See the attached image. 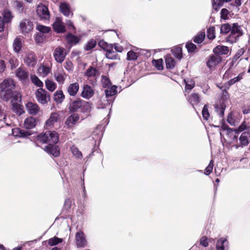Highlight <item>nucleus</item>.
<instances>
[{
    "instance_id": "56",
    "label": "nucleus",
    "mask_w": 250,
    "mask_h": 250,
    "mask_svg": "<svg viewBox=\"0 0 250 250\" xmlns=\"http://www.w3.org/2000/svg\"><path fill=\"white\" fill-rule=\"evenodd\" d=\"M242 74H239L237 77L230 79L228 82L229 85H233L236 82L240 81L242 79Z\"/></svg>"
},
{
    "instance_id": "11",
    "label": "nucleus",
    "mask_w": 250,
    "mask_h": 250,
    "mask_svg": "<svg viewBox=\"0 0 250 250\" xmlns=\"http://www.w3.org/2000/svg\"><path fill=\"white\" fill-rule=\"evenodd\" d=\"M37 57L33 52L27 53L24 59V63L29 66L34 67L37 63Z\"/></svg>"
},
{
    "instance_id": "9",
    "label": "nucleus",
    "mask_w": 250,
    "mask_h": 250,
    "mask_svg": "<svg viewBox=\"0 0 250 250\" xmlns=\"http://www.w3.org/2000/svg\"><path fill=\"white\" fill-rule=\"evenodd\" d=\"M54 31L57 33H63L66 31L65 27L61 18L57 17L53 24Z\"/></svg>"
},
{
    "instance_id": "32",
    "label": "nucleus",
    "mask_w": 250,
    "mask_h": 250,
    "mask_svg": "<svg viewBox=\"0 0 250 250\" xmlns=\"http://www.w3.org/2000/svg\"><path fill=\"white\" fill-rule=\"evenodd\" d=\"M98 71L97 69L94 67L92 66H90L88 67V68L86 70L84 74V76L86 77L87 78L95 77Z\"/></svg>"
},
{
    "instance_id": "29",
    "label": "nucleus",
    "mask_w": 250,
    "mask_h": 250,
    "mask_svg": "<svg viewBox=\"0 0 250 250\" xmlns=\"http://www.w3.org/2000/svg\"><path fill=\"white\" fill-rule=\"evenodd\" d=\"M92 104L82 100L80 111L83 113H89L91 111Z\"/></svg>"
},
{
    "instance_id": "55",
    "label": "nucleus",
    "mask_w": 250,
    "mask_h": 250,
    "mask_svg": "<svg viewBox=\"0 0 250 250\" xmlns=\"http://www.w3.org/2000/svg\"><path fill=\"white\" fill-rule=\"evenodd\" d=\"M105 56L107 59L111 60H116L117 59L118 55L113 51L106 52Z\"/></svg>"
},
{
    "instance_id": "19",
    "label": "nucleus",
    "mask_w": 250,
    "mask_h": 250,
    "mask_svg": "<svg viewBox=\"0 0 250 250\" xmlns=\"http://www.w3.org/2000/svg\"><path fill=\"white\" fill-rule=\"evenodd\" d=\"M76 244L78 247H83L85 244V239L84 233L82 231H79L76 234Z\"/></svg>"
},
{
    "instance_id": "45",
    "label": "nucleus",
    "mask_w": 250,
    "mask_h": 250,
    "mask_svg": "<svg viewBox=\"0 0 250 250\" xmlns=\"http://www.w3.org/2000/svg\"><path fill=\"white\" fill-rule=\"evenodd\" d=\"M97 42L94 39H91L84 46V49L86 51H89L94 48L96 45Z\"/></svg>"
},
{
    "instance_id": "30",
    "label": "nucleus",
    "mask_w": 250,
    "mask_h": 250,
    "mask_svg": "<svg viewBox=\"0 0 250 250\" xmlns=\"http://www.w3.org/2000/svg\"><path fill=\"white\" fill-rule=\"evenodd\" d=\"M117 86L116 85H111L106 88L105 90V94L106 98H108L116 95L117 93Z\"/></svg>"
},
{
    "instance_id": "26",
    "label": "nucleus",
    "mask_w": 250,
    "mask_h": 250,
    "mask_svg": "<svg viewBox=\"0 0 250 250\" xmlns=\"http://www.w3.org/2000/svg\"><path fill=\"white\" fill-rule=\"evenodd\" d=\"M65 96L62 91L58 90L54 94L53 99L54 101L57 104H61L63 101Z\"/></svg>"
},
{
    "instance_id": "40",
    "label": "nucleus",
    "mask_w": 250,
    "mask_h": 250,
    "mask_svg": "<svg viewBox=\"0 0 250 250\" xmlns=\"http://www.w3.org/2000/svg\"><path fill=\"white\" fill-rule=\"evenodd\" d=\"M46 88L50 91H53L56 88V83L51 80H47L45 83Z\"/></svg>"
},
{
    "instance_id": "24",
    "label": "nucleus",
    "mask_w": 250,
    "mask_h": 250,
    "mask_svg": "<svg viewBox=\"0 0 250 250\" xmlns=\"http://www.w3.org/2000/svg\"><path fill=\"white\" fill-rule=\"evenodd\" d=\"M213 52L214 54L219 55H227L229 52V47L226 46H217L213 49Z\"/></svg>"
},
{
    "instance_id": "34",
    "label": "nucleus",
    "mask_w": 250,
    "mask_h": 250,
    "mask_svg": "<svg viewBox=\"0 0 250 250\" xmlns=\"http://www.w3.org/2000/svg\"><path fill=\"white\" fill-rule=\"evenodd\" d=\"M166 67L168 69H173L175 65V62L171 56H167L165 59Z\"/></svg>"
},
{
    "instance_id": "44",
    "label": "nucleus",
    "mask_w": 250,
    "mask_h": 250,
    "mask_svg": "<svg viewBox=\"0 0 250 250\" xmlns=\"http://www.w3.org/2000/svg\"><path fill=\"white\" fill-rule=\"evenodd\" d=\"M205 38V32H201L196 35L193 39V41L194 42L197 43H201L204 40Z\"/></svg>"
},
{
    "instance_id": "63",
    "label": "nucleus",
    "mask_w": 250,
    "mask_h": 250,
    "mask_svg": "<svg viewBox=\"0 0 250 250\" xmlns=\"http://www.w3.org/2000/svg\"><path fill=\"white\" fill-rule=\"evenodd\" d=\"M229 13V11L226 9V8H223L221 10V17L222 19H226L228 14Z\"/></svg>"
},
{
    "instance_id": "57",
    "label": "nucleus",
    "mask_w": 250,
    "mask_h": 250,
    "mask_svg": "<svg viewBox=\"0 0 250 250\" xmlns=\"http://www.w3.org/2000/svg\"><path fill=\"white\" fill-rule=\"evenodd\" d=\"M71 152L77 158H82V154L77 147H73L71 148Z\"/></svg>"
},
{
    "instance_id": "27",
    "label": "nucleus",
    "mask_w": 250,
    "mask_h": 250,
    "mask_svg": "<svg viewBox=\"0 0 250 250\" xmlns=\"http://www.w3.org/2000/svg\"><path fill=\"white\" fill-rule=\"evenodd\" d=\"M36 125V120L33 117H29L26 118L24 123V127L27 129H31L34 128Z\"/></svg>"
},
{
    "instance_id": "5",
    "label": "nucleus",
    "mask_w": 250,
    "mask_h": 250,
    "mask_svg": "<svg viewBox=\"0 0 250 250\" xmlns=\"http://www.w3.org/2000/svg\"><path fill=\"white\" fill-rule=\"evenodd\" d=\"M33 23L27 19H23L19 24V28L22 33H28L33 29Z\"/></svg>"
},
{
    "instance_id": "41",
    "label": "nucleus",
    "mask_w": 250,
    "mask_h": 250,
    "mask_svg": "<svg viewBox=\"0 0 250 250\" xmlns=\"http://www.w3.org/2000/svg\"><path fill=\"white\" fill-rule=\"evenodd\" d=\"M232 25L229 23L224 24L221 25L220 28V32L221 34H227L231 32Z\"/></svg>"
},
{
    "instance_id": "50",
    "label": "nucleus",
    "mask_w": 250,
    "mask_h": 250,
    "mask_svg": "<svg viewBox=\"0 0 250 250\" xmlns=\"http://www.w3.org/2000/svg\"><path fill=\"white\" fill-rule=\"evenodd\" d=\"M62 242V239L57 237H54L48 240V244L53 246L56 245Z\"/></svg>"
},
{
    "instance_id": "46",
    "label": "nucleus",
    "mask_w": 250,
    "mask_h": 250,
    "mask_svg": "<svg viewBox=\"0 0 250 250\" xmlns=\"http://www.w3.org/2000/svg\"><path fill=\"white\" fill-rule=\"evenodd\" d=\"M244 130L245 131L250 132V126H247L245 122H244L237 129H235V131H236V133H238L239 132H242Z\"/></svg>"
},
{
    "instance_id": "47",
    "label": "nucleus",
    "mask_w": 250,
    "mask_h": 250,
    "mask_svg": "<svg viewBox=\"0 0 250 250\" xmlns=\"http://www.w3.org/2000/svg\"><path fill=\"white\" fill-rule=\"evenodd\" d=\"M184 82L186 84L185 90H191L195 85V83L193 81L189 79H185Z\"/></svg>"
},
{
    "instance_id": "12",
    "label": "nucleus",
    "mask_w": 250,
    "mask_h": 250,
    "mask_svg": "<svg viewBox=\"0 0 250 250\" xmlns=\"http://www.w3.org/2000/svg\"><path fill=\"white\" fill-rule=\"evenodd\" d=\"M239 140L240 146L243 147L248 146L250 143V132H243L240 136Z\"/></svg>"
},
{
    "instance_id": "35",
    "label": "nucleus",
    "mask_w": 250,
    "mask_h": 250,
    "mask_svg": "<svg viewBox=\"0 0 250 250\" xmlns=\"http://www.w3.org/2000/svg\"><path fill=\"white\" fill-rule=\"evenodd\" d=\"M231 0H212L213 8L217 11L220 7L222 6L224 2H227Z\"/></svg>"
},
{
    "instance_id": "39",
    "label": "nucleus",
    "mask_w": 250,
    "mask_h": 250,
    "mask_svg": "<svg viewBox=\"0 0 250 250\" xmlns=\"http://www.w3.org/2000/svg\"><path fill=\"white\" fill-rule=\"evenodd\" d=\"M67 42L71 44H76L79 42V39L76 36L69 34L66 36Z\"/></svg>"
},
{
    "instance_id": "60",
    "label": "nucleus",
    "mask_w": 250,
    "mask_h": 250,
    "mask_svg": "<svg viewBox=\"0 0 250 250\" xmlns=\"http://www.w3.org/2000/svg\"><path fill=\"white\" fill-rule=\"evenodd\" d=\"M19 131V135L20 137H26L28 136H29L31 135V133L29 132V131L20 129H17Z\"/></svg>"
},
{
    "instance_id": "43",
    "label": "nucleus",
    "mask_w": 250,
    "mask_h": 250,
    "mask_svg": "<svg viewBox=\"0 0 250 250\" xmlns=\"http://www.w3.org/2000/svg\"><path fill=\"white\" fill-rule=\"evenodd\" d=\"M101 83L103 87L107 88L111 85L109 79L105 76H102Z\"/></svg>"
},
{
    "instance_id": "2",
    "label": "nucleus",
    "mask_w": 250,
    "mask_h": 250,
    "mask_svg": "<svg viewBox=\"0 0 250 250\" xmlns=\"http://www.w3.org/2000/svg\"><path fill=\"white\" fill-rule=\"evenodd\" d=\"M59 135L54 131H48L43 134H40L38 135L37 139L42 143H46L50 145H55L59 141Z\"/></svg>"
},
{
    "instance_id": "14",
    "label": "nucleus",
    "mask_w": 250,
    "mask_h": 250,
    "mask_svg": "<svg viewBox=\"0 0 250 250\" xmlns=\"http://www.w3.org/2000/svg\"><path fill=\"white\" fill-rule=\"evenodd\" d=\"M16 76L22 82H26L28 78L29 74L23 68L19 67L15 72Z\"/></svg>"
},
{
    "instance_id": "37",
    "label": "nucleus",
    "mask_w": 250,
    "mask_h": 250,
    "mask_svg": "<svg viewBox=\"0 0 250 250\" xmlns=\"http://www.w3.org/2000/svg\"><path fill=\"white\" fill-rule=\"evenodd\" d=\"M54 77L55 80L59 84H62L64 83L65 77V74L63 72L56 73L54 74Z\"/></svg>"
},
{
    "instance_id": "42",
    "label": "nucleus",
    "mask_w": 250,
    "mask_h": 250,
    "mask_svg": "<svg viewBox=\"0 0 250 250\" xmlns=\"http://www.w3.org/2000/svg\"><path fill=\"white\" fill-rule=\"evenodd\" d=\"M31 80L35 85L39 87H42L43 85V83L35 75L31 76Z\"/></svg>"
},
{
    "instance_id": "10",
    "label": "nucleus",
    "mask_w": 250,
    "mask_h": 250,
    "mask_svg": "<svg viewBox=\"0 0 250 250\" xmlns=\"http://www.w3.org/2000/svg\"><path fill=\"white\" fill-rule=\"evenodd\" d=\"M222 61V58L216 54H213L209 56L207 65L209 68H212L216 66Z\"/></svg>"
},
{
    "instance_id": "58",
    "label": "nucleus",
    "mask_w": 250,
    "mask_h": 250,
    "mask_svg": "<svg viewBox=\"0 0 250 250\" xmlns=\"http://www.w3.org/2000/svg\"><path fill=\"white\" fill-rule=\"evenodd\" d=\"M203 117L205 120H208L209 116V114L208 110V106L205 105L202 110Z\"/></svg>"
},
{
    "instance_id": "6",
    "label": "nucleus",
    "mask_w": 250,
    "mask_h": 250,
    "mask_svg": "<svg viewBox=\"0 0 250 250\" xmlns=\"http://www.w3.org/2000/svg\"><path fill=\"white\" fill-rule=\"evenodd\" d=\"M221 131L220 132V135L222 136L223 132H225L226 135L231 138V141L229 142V144L233 143L235 141L237 140V136L236 135V131L235 130H233L228 126L223 125L221 127Z\"/></svg>"
},
{
    "instance_id": "31",
    "label": "nucleus",
    "mask_w": 250,
    "mask_h": 250,
    "mask_svg": "<svg viewBox=\"0 0 250 250\" xmlns=\"http://www.w3.org/2000/svg\"><path fill=\"white\" fill-rule=\"evenodd\" d=\"M51 71V68L45 65L40 66L38 70V74L41 76L46 77Z\"/></svg>"
},
{
    "instance_id": "20",
    "label": "nucleus",
    "mask_w": 250,
    "mask_h": 250,
    "mask_svg": "<svg viewBox=\"0 0 250 250\" xmlns=\"http://www.w3.org/2000/svg\"><path fill=\"white\" fill-rule=\"evenodd\" d=\"M44 150L47 153L52 154L55 157H57L60 154V150L59 147L54 145H50L46 146L44 148Z\"/></svg>"
},
{
    "instance_id": "33",
    "label": "nucleus",
    "mask_w": 250,
    "mask_h": 250,
    "mask_svg": "<svg viewBox=\"0 0 250 250\" xmlns=\"http://www.w3.org/2000/svg\"><path fill=\"white\" fill-rule=\"evenodd\" d=\"M228 244L226 239L222 238L218 240L216 244V249L217 250H225V247Z\"/></svg>"
},
{
    "instance_id": "23",
    "label": "nucleus",
    "mask_w": 250,
    "mask_h": 250,
    "mask_svg": "<svg viewBox=\"0 0 250 250\" xmlns=\"http://www.w3.org/2000/svg\"><path fill=\"white\" fill-rule=\"evenodd\" d=\"M82 100L79 99L73 101L69 106V110L71 112L80 111Z\"/></svg>"
},
{
    "instance_id": "64",
    "label": "nucleus",
    "mask_w": 250,
    "mask_h": 250,
    "mask_svg": "<svg viewBox=\"0 0 250 250\" xmlns=\"http://www.w3.org/2000/svg\"><path fill=\"white\" fill-rule=\"evenodd\" d=\"M35 40L38 43L42 42L43 41V35L42 33L37 34Z\"/></svg>"
},
{
    "instance_id": "22",
    "label": "nucleus",
    "mask_w": 250,
    "mask_h": 250,
    "mask_svg": "<svg viewBox=\"0 0 250 250\" xmlns=\"http://www.w3.org/2000/svg\"><path fill=\"white\" fill-rule=\"evenodd\" d=\"M60 12L65 16L69 17L71 14L73 15V13L70 12V7L69 4L65 2H62L60 5Z\"/></svg>"
},
{
    "instance_id": "51",
    "label": "nucleus",
    "mask_w": 250,
    "mask_h": 250,
    "mask_svg": "<svg viewBox=\"0 0 250 250\" xmlns=\"http://www.w3.org/2000/svg\"><path fill=\"white\" fill-rule=\"evenodd\" d=\"M138 55L136 53L130 50L127 53V60L128 61H134L137 60Z\"/></svg>"
},
{
    "instance_id": "8",
    "label": "nucleus",
    "mask_w": 250,
    "mask_h": 250,
    "mask_svg": "<svg viewBox=\"0 0 250 250\" xmlns=\"http://www.w3.org/2000/svg\"><path fill=\"white\" fill-rule=\"evenodd\" d=\"M37 13L41 19L48 20L50 18V14L48 8L42 4H39L38 6Z\"/></svg>"
},
{
    "instance_id": "61",
    "label": "nucleus",
    "mask_w": 250,
    "mask_h": 250,
    "mask_svg": "<svg viewBox=\"0 0 250 250\" xmlns=\"http://www.w3.org/2000/svg\"><path fill=\"white\" fill-rule=\"evenodd\" d=\"M69 120H71V121L74 123V124L79 120V116L77 114H73L71 115H70L69 117Z\"/></svg>"
},
{
    "instance_id": "28",
    "label": "nucleus",
    "mask_w": 250,
    "mask_h": 250,
    "mask_svg": "<svg viewBox=\"0 0 250 250\" xmlns=\"http://www.w3.org/2000/svg\"><path fill=\"white\" fill-rule=\"evenodd\" d=\"M12 6L19 14L23 13L24 4L22 1L18 0H14L12 3Z\"/></svg>"
},
{
    "instance_id": "21",
    "label": "nucleus",
    "mask_w": 250,
    "mask_h": 250,
    "mask_svg": "<svg viewBox=\"0 0 250 250\" xmlns=\"http://www.w3.org/2000/svg\"><path fill=\"white\" fill-rule=\"evenodd\" d=\"M79 89V84L78 83L70 84L67 88V91L71 96H75Z\"/></svg>"
},
{
    "instance_id": "7",
    "label": "nucleus",
    "mask_w": 250,
    "mask_h": 250,
    "mask_svg": "<svg viewBox=\"0 0 250 250\" xmlns=\"http://www.w3.org/2000/svg\"><path fill=\"white\" fill-rule=\"evenodd\" d=\"M65 49L62 47H57L54 50L53 56L56 61L62 63L65 58Z\"/></svg>"
},
{
    "instance_id": "54",
    "label": "nucleus",
    "mask_w": 250,
    "mask_h": 250,
    "mask_svg": "<svg viewBox=\"0 0 250 250\" xmlns=\"http://www.w3.org/2000/svg\"><path fill=\"white\" fill-rule=\"evenodd\" d=\"M213 167V161L210 160L208 166L206 168L205 170V174L206 175H209L212 171Z\"/></svg>"
},
{
    "instance_id": "53",
    "label": "nucleus",
    "mask_w": 250,
    "mask_h": 250,
    "mask_svg": "<svg viewBox=\"0 0 250 250\" xmlns=\"http://www.w3.org/2000/svg\"><path fill=\"white\" fill-rule=\"evenodd\" d=\"M152 63L158 70H161L163 69L162 59L153 60Z\"/></svg>"
},
{
    "instance_id": "52",
    "label": "nucleus",
    "mask_w": 250,
    "mask_h": 250,
    "mask_svg": "<svg viewBox=\"0 0 250 250\" xmlns=\"http://www.w3.org/2000/svg\"><path fill=\"white\" fill-rule=\"evenodd\" d=\"M37 29L39 30L40 33L43 34V33H48L50 31V28L45 26L42 25H38L37 26Z\"/></svg>"
},
{
    "instance_id": "18",
    "label": "nucleus",
    "mask_w": 250,
    "mask_h": 250,
    "mask_svg": "<svg viewBox=\"0 0 250 250\" xmlns=\"http://www.w3.org/2000/svg\"><path fill=\"white\" fill-rule=\"evenodd\" d=\"M188 101L192 105L194 108L195 106L197 105L200 101L199 95L197 93H193L189 95L187 98Z\"/></svg>"
},
{
    "instance_id": "17",
    "label": "nucleus",
    "mask_w": 250,
    "mask_h": 250,
    "mask_svg": "<svg viewBox=\"0 0 250 250\" xmlns=\"http://www.w3.org/2000/svg\"><path fill=\"white\" fill-rule=\"evenodd\" d=\"M12 47L14 52L17 54L20 53L22 47L21 39L20 37H16L13 41Z\"/></svg>"
},
{
    "instance_id": "3",
    "label": "nucleus",
    "mask_w": 250,
    "mask_h": 250,
    "mask_svg": "<svg viewBox=\"0 0 250 250\" xmlns=\"http://www.w3.org/2000/svg\"><path fill=\"white\" fill-rule=\"evenodd\" d=\"M244 34L242 27L238 23L232 24L231 32L227 37V41L231 43L236 42Z\"/></svg>"
},
{
    "instance_id": "25",
    "label": "nucleus",
    "mask_w": 250,
    "mask_h": 250,
    "mask_svg": "<svg viewBox=\"0 0 250 250\" xmlns=\"http://www.w3.org/2000/svg\"><path fill=\"white\" fill-rule=\"evenodd\" d=\"M215 111L219 116L220 118H223L224 115V111L226 109V105L224 103L216 104L214 105Z\"/></svg>"
},
{
    "instance_id": "62",
    "label": "nucleus",
    "mask_w": 250,
    "mask_h": 250,
    "mask_svg": "<svg viewBox=\"0 0 250 250\" xmlns=\"http://www.w3.org/2000/svg\"><path fill=\"white\" fill-rule=\"evenodd\" d=\"M6 24H7V23L4 21L2 17H0V32H2L4 31Z\"/></svg>"
},
{
    "instance_id": "16",
    "label": "nucleus",
    "mask_w": 250,
    "mask_h": 250,
    "mask_svg": "<svg viewBox=\"0 0 250 250\" xmlns=\"http://www.w3.org/2000/svg\"><path fill=\"white\" fill-rule=\"evenodd\" d=\"M59 118V115L57 113H52L48 119L45 122L46 127L48 128L52 127L54 124L57 122Z\"/></svg>"
},
{
    "instance_id": "15",
    "label": "nucleus",
    "mask_w": 250,
    "mask_h": 250,
    "mask_svg": "<svg viewBox=\"0 0 250 250\" xmlns=\"http://www.w3.org/2000/svg\"><path fill=\"white\" fill-rule=\"evenodd\" d=\"M25 106L28 112L33 115H37L40 110L38 105L36 103L28 102Z\"/></svg>"
},
{
    "instance_id": "36",
    "label": "nucleus",
    "mask_w": 250,
    "mask_h": 250,
    "mask_svg": "<svg viewBox=\"0 0 250 250\" xmlns=\"http://www.w3.org/2000/svg\"><path fill=\"white\" fill-rule=\"evenodd\" d=\"M2 17L6 23H8L11 21L13 17L11 12L8 10H4L2 13Z\"/></svg>"
},
{
    "instance_id": "1",
    "label": "nucleus",
    "mask_w": 250,
    "mask_h": 250,
    "mask_svg": "<svg viewBox=\"0 0 250 250\" xmlns=\"http://www.w3.org/2000/svg\"><path fill=\"white\" fill-rule=\"evenodd\" d=\"M0 95L2 99L6 102L11 99L16 101H20L21 99L18 85L16 81L11 78H5L0 83Z\"/></svg>"
},
{
    "instance_id": "48",
    "label": "nucleus",
    "mask_w": 250,
    "mask_h": 250,
    "mask_svg": "<svg viewBox=\"0 0 250 250\" xmlns=\"http://www.w3.org/2000/svg\"><path fill=\"white\" fill-rule=\"evenodd\" d=\"M207 37L209 40H213L215 38V28L213 26L210 27L207 30Z\"/></svg>"
},
{
    "instance_id": "59",
    "label": "nucleus",
    "mask_w": 250,
    "mask_h": 250,
    "mask_svg": "<svg viewBox=\"0 0 250 250\" xmlns=\"http://www.w3.org/2000/svg\"><path fill=\"white\" fill-rule=\"evenodd\" d=\"M227 122L231 125H235L236 121L231 112L229 113L228 116Z\"/></svg>"
},
{
    "instance_id": "13",
    "label": "nucleus",
    "mask_w": 250,
    "mask_h": 250,
    "mask_svg": "<svg viewBox=\"0 0 250 250\" xmlns=\"http://www.w3.org/2000/svg\"><path fill=\"white\" fill-rule=\"evenodd\" d=\"M94 91L90 86L88 84L83 85L81 93V96L83 98L86 99H89L94 95Z\"/></svg>"
},
{
    "instance_id": "49",
    "label": "nucleus",
    "mask_w": 250,
    "mask_h": 250,
    "mask_svg": "<svg viewBox=\"0 0 250 250\" xmlns=\"http://www.w3.org/2000/svg\"><path fill=\"white\" fill-rule=\"evenodd\" d=\"M186 47L189 53L194 52L197 49V46L192 42H188L186 45Z\"/></svg>"
},
{
    "instance_id": "4",
    "label": "nucleus",
    "mask_w": 250,
    "mask_h": 250,
    "mask_svg": "<svg viewBox=\"0 0 250 250\" xmlns=\"http://www.w3.org/2000/svg\"><path fill=\"white\" fill-rule=\"evenodd\" d=\"M35 97L39 103L44 104L50 100V94L42 88H39L35 92Z\"/></svg>"
},
{
    "instance_id": "38",
    "label": "nucleus",
    "mask_w": 250,
    "mask_h": 250,
    "mask_svg": "<svg viewBox=\"0 0 250 250\" xmlns=\"http://www.w3.org/2000/svg\"><path fill=\"white\" fill-rule=\"evenodd\" d=\"M172 54L175 58L180 60L182 58V48L180 47H176L171 50Z\"/></svg>"
}]
</instances>
